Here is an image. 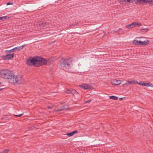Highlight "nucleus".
<instances>
[{"label": "nucleus", "mask_w": 153, "mask_h": 153, "mask_svg": "<svg viewBox=\"0 0 153 153\" xmlns=\"http://www.w3.org/2000/svg\"><path fill=\"white\" fill-rule=\"evenodd\" d=\"M141 41H137L134 40L133 42V43L134 44L137 45H140Z\"/></svg>", "instance_id": "obj_16"}, {"label": "nucleus", "mask_w": 153, "mask_h": 153, "mask_svg": "<svg viewBox=\"0 0 153 153\" xmlns=\"http://www.w3.org/2000/svg\"><path fill=\"white\" fill-rule=\"evenodd\" d=\"M47 107H48V108L49 109H52L53 108V107H50V106H48Z\"/></svg>", "instance_id": "obj_40"}, {"label": "nucleus", "mask_w": 153, "mask_h": 153, "mask_svg": "<svg viewBox=\"0 0 153 153\" xmlns=\"http://www.w3.org/2000/svg\"><path fill=\"white\" fill-rule=\"evenodd\" d=\"M10 51V50H6L5 51V52L6 53H7L8 54L11 53V52Z\"/></svg>", "instance_id": "obj_28"}, {"label": "nucleus", "mask_w": 153, "mask_h": 153, "mask_svg": "<svg viewBox=\"0 0 153 153\" xmlns=\"http://www.w3.org/2000/svg\"><path fill=\"white\" fill-rule=\"evenodd\" d=\"M150 6H152V5H153V0H148L147 1Z\"/></svg>", "instance_id": "obj_24"}, {"label": "nucleus", "mask_w": 153, "mask_h": 153, "mask_svg": "<svg viewBox=\"0 0 153 153\" xmlns=\"http://www.w3.org/2000/svg\"><path fill=\"white\" fill-rule=\"evenodd\" d=\"M136 24H135V26L137 25L138 27H140L141 25V24L140 23H137L136 22Z\"/></svg>", "instance_id": "obj_30"}, {"label": "nucleus", "mask_w": 153, "mask_h": 153, "mask_svg": "<svg viewBox=\"0 0 153 153\" xmlns=\"http://www.w3.org/2000/svg\"><path fill=\"white\" fill-rule=\"evenodd\" d=\"M71 94H78L79 93L77 92L75 89H71Z\"/></svg>", "instance_id": "obj_19"}, {"label": "nucleus", "mask_w": 153, "mask_h": 153, "mask_svg": "<svg viewBox=\"0 0 153 153\" xmlns=\"http://www.w3.org/2000/svg\"><path fill=\"white\" fill-rule=\"evenodd\" d=\"M13 77L12 78L13 79V82L11 83H13L15 84H21L22 83V77L20 76H15L13 74Z\"/></svg>", "instance_id": "obj_3"}, {"label": "nucleus", "mask_w": 153, "mask_h": 153, "mask_svg": "<svg viewBox=\"0 0 153 153\" xmlns=\"http://www.w3.org/2000/svg\"><path fill=\"white\" fill-rule=\"evenodd\" d=\"M120 29L121 30V29H120V28H119V30H120Z\"/></svg>", "instance_id": "obj_47"}, {"label": "nucleus", "mask_w": 153, "mask_h": 153, "mask_svg": "<svg viewBox=\"0 0 153 153\" xmlns=\"http://www.w3.org/2000/svg\"><path fill=\"white\" fill-rule=\"evenodd\" d=\"M2 89H3V88H0V90H1Z\"/></svg>", "instance_id": "obj_43"}, {"label": "nucleus", "mask_w": 153, "mask_h": 153, "mask_svg": "<svg viewBox=\"0 0 153 153\" xmlns=\"http://www.w3.org/2000/svg\"><path fill=\"white\" fill-rule=\"evenodd\" d=\"M0 76L3 78L12 79L13 77V73L9 70L2 69L0 70Z\"/></svg>", "instance_id": "obj_1"}, {"label": "nucleus", "mask_w": 153, "mask_h": 153, "mask_svg": "<svg viewBox=\"0 0 153 153\" xmlns=\"http://www.w3.org/2000/svg\"><path fill=\"white\" fill-rule=\"evenodd\" d=\"M135 24H136V22H133L131 23L126 25V28L128 29L132 28L135 26Z\"/></svg>", "instance_id": "obj_14"}, {"label": "nucleus", "mask_w": 153, "mask_h": 153, "mask_svg": "<svg viewBox=\"0 0 153 153\" xmlns=\"http://www.w3.org/2000/svg\"><path fill=\"white\" fill-rule=\"evenodd\" d=\"M151 87H153V85L150 83V84H149V86Z\"/></svg>", "instance_id": "obj_41"}, {"label": "nucleus", "mask_w": 153, "mask_h": 153, "mask_svg": "<svg viewBox=\"0 0 153 153\" xmlns=\"http://www.w3.org/2000/svg\"><path fill=\"white\" fill-rule=\"evenodd\" d=\"M126 2L131 3L133 2V1L132 0H126Z\"/></svg>", "instance_id": "obj_32"}, {"label": "nucleus", "mask_w": 153, "mask_h": 153, "mask_svg": "<svg viewBox=\"0 0 153 153\" xmlns=\"http://www.w3.org/2000/svg\"><path fill=\"white\" fill-rule=\"evenodd\" d=\"M119 3L121 4H126V0H120Z\"/></svg>", "instance_id": "obj_22"}, {"label": "nucleus", "mask_w": 153, "mask_h": 153, "mask_svg": "<svg viewBox=\"0 0 153 153\" xmlns=\"http://www.w3.org/2000/svg\"><path fill=\"white\" fill-rule=\"evenodd\" d=\"M129 84V83H128V81L127 82H126L123 85H128Z\"/></svg>", "instance_id": "obj_37"}, {"label": "nucleus", "mask_w": 153, "mask_h": 153, "mask_svg": "<svg viewBox=\"0 0 153 153\" xmlns=\"http://www.w3.org/2000/svg\"><path fill=\"white\" fill-rule=\"evenodd\" d=\"M41 66L45 65H47V60L45 59L44 58L41 57Z\"/></svg>", "instance_id": "obj_12"}, {"label": "nucleus", "mask_w": 153, "mask_h": 153, "mask_svg": "<svg viewBox=\"0 0 153 153\" xmlns=\"http://www.w3.org/2000/svg\"><path fill=\"white\" fill-rule=\"evenodd\" d=\"M72 132H73L74 134H75L78 133V131L77 130H76L73 131Z\"/></svg>", "instance_id": "obj_34"}, {"label": "nucleus", "mask_w": 153, "mask_h": 153, "mask_svg": "<svg viewBox=\"0 0 153 153\" xmlns=\"http://www.w3.org/2000/svg\"><path fill=\"white\" fill-rule=\"evenodd\" d=\"M110 98L111 99L116 100L118 99V97H117L114 96H110Z\"/></svg>", "instance_id": "obj_20"}, {"label": "nucleus", "mask_w": 153, "mask_h": 153, "mask_svg": "<svg viewBox=\"0 0 153 153\" xmlns=\"http://www.w3.org/2000/svg\"><path fill=\"white\" fill-rule=\"evenodd\" d=\"M145 85H146V84L144 83V82H143V83H142V84L141 85H143V86H145Z\"/></svg>", "instance_id": "obj_39"}, {"label": "nucleus", "mask_w": 153, "mask_h": 153, "mask_svg": "<svg viewBox=\"0 0 153 153\" xmlns=\"http://www.w3.org/2000/svg\"><path fill=\"white\" fill-rule=\"evenodd\" d=\"M34 62L35 67H39L41 66V57L36 56L34 57Z\"/></svg>", "instance_id": "obj_4"}, {"label": "nucleus", "mask_w": 153, "mask_h": 153, "mask_svg": "<svg viewBox=\"0 0 153 153\" xmlns=\"http://www.w3.org/2000/svg\"><path fill=\"white\" fill-rule=\"evenodd\" d=\"M79 86L81 88L84 89H89L91 88V86L90 85H87L86 84H83L82 85H80Z\"/></svg>", "instance_id": "obj_10"}, {"label": "nucleus", "mask_w": 153, "mask_h": 153, "mask_svg": "<svg viewBox=\"0 0 153 153\" xmlns=\"http://www.w3.org/2000/svg\"><path fill=\"white\" fill-rule=\"evenodd\" d=\"M91 101V100H88L87 101H86L85 102V103H89V102H90Z\"/></svg>", "instance_id": "obj_36"}, {"label": "nucleus", "mask_w": 153, "mask_h": 153, "mask_svg": "<svg viewBox=\"0 0 153 153\" xmlns=\"http://www.w3.org/2000/svg\"><path fill=\"white\" fill-rule=\"evenodd\" d=\"M149 41L148 40H146L144 41H142L140 43V45H147L149 43Z\"/></svg>", "instance_id": "obj_15"}, {"label": "nucleus", "mask_w": 153, "mask_h": 153, "mask_svg": "<svg viewBox=\"0 0 153 153\" xmlns=\"http://www.w3.org/2000/svg\"><path fill=\"white\" fill-rule=\"evenodd\" d=\"M146 84V85H145V86H148V87H149V84H150V82H149V83H145Z\"/></svg>", "instance_id": "obj_33"}, {"label": "nucleus", "mask_w": 153, "mask_h": 153, "mask_svg": "<svg viewBox=\"0 0 153 153\" xmlns=\"http://www.w3.org/2000/svg\"><path fill=\"white\" fill-rule=\"evenodd\" d=\"M152 115L153 116V115Z\"/></svg>", "instance_id": "obj_48"}, {"label": "nucleus", "mask_w": 153, "mask_h": 153, "mask_svg": "<svg viewBox=\"0 0 153 153\" xmlns=\"http://www.w3.org/2000/svg\"><path fill=\"white\" fill-rule=\"evenodd\" d=\"M79 24V22H75L74 23L71 25L69 26L70 27H71L72 26H76V25Z\"/></svg>", "instance_id": "obj_21"}, {"label": "nucleus", "mask_w": 153, "mask_h": 153, "mask_svg": "<svg viewBox=\"0 0 153 153\" xmlns=\"http://www.w3.org/2000/svg\"><path fill=\"white\" fill-rule=\"evenodd\" d=\"M9 17H7V16H4L0 17V20H2V21H4V20L6 19L7 18H8Z\"/></svg>", "instance_id": "obj_23"}, {"label": "nucleus", "mask_w": 153, "mask_h": 153, "mask_svg": "<svg viewBox=\"0 0 153 153\" xmlns=\"http://www.w3.org/2000/svg\"><path fill=\"white\" fill-rule=\"evenodd\" d=\"M66 135H68L69 137H71L73 136L74 134L73 133V132H71L67 133Z\"/></svg>", "instance_id": "obj_26"}, {"label": "nucleus", "mask_w": 153, "mask_h": 153, "mask_svg": "<svg viewBox=\"0 0 153 153\" xmlns=\"http://www.w3.org/2000/svg\"><path fill=\"white\" fill-rule=\"evenodd\" d=\"M26 63L27 65H34L35 66L34 57H30L29 59H27Z\"/></svg>", "instance_id": "obj_6"}, {"label": "nucleus", "mask_w": 153, "mask_h": 153, "mask_svg": "<svg viewBox=\"0 0 153 153\" xmlns=\"http://www.w3.org/2000/svg\"><path fill=\"white\" fill-rule=\"evenodd\" d=\"M105 34H106V33H104V35H105Z\"/></svg>", "instance_id": "obj_46"}, {"label": "nucleus", "mask_w": 153, "mask_h": 153, "mask_svg": "<svg viewBox=\"0 0 153 153\" xmlns=\"http://www.w3.org/2000/svg\"><path fill=\"white\" fill-rule=\"evenodd\" d=\"M69 107L67 105H65L62 106L60 108L56 110V111L59 112L60 111H62L67 109Z\"/></svg>", "instance_id": "obj_11"}, {"label": "nucleus", "mask_w": 153, "mask_h": 153, "mask_svg": "<svg viewBox=\"0 0 153 153\" xmlns=\"http://www.w3.org/2000/svg\"><path fill=\"white\" fill-rule=\"evenodd\" d=\"M59 63L60 66L62 67H65L66 68L70 67V62L69 60L68 59L61 58L60 60Z\"/></svg>", "instance_id": "obj_2"}, {"label": "nucleus", "mask_w": 153, "mask_h": 153, "mask_svg": "<svg viewBox=\"0 0 153 153\" xmlns=\"http://www.w3.org/2000/svg\"><path fill=\"white\" fill-rule=\"evenodd\" d=\"M47 24L48 23L45 21L38 22L36 24L38 28L44 27H45L47 26Z\"/></svg>", "instance_id": "obj_7"}, {"label": "nucleus", "mask_w": 153, "mask_h": 153, "mask_svg": "<svg viewBox=\"0 0 153 153\" xmlns=\"http://www.w3.org/2000/svg\"><path fill=\"white\" fill-rule=\"evenodd\" d=\"M14 53H9L5 56H2L1 57L3 59L5 60H9L12 59L14 57Z\"/></svg>", "instance_id": "obj_5"}, {"label": "nucleus", "mask_w": 153, "mask_h": 153, "mask_svg": "<svg viewBox=\"0 0 153 153\" xmlns=\"http://www.w3.org/2000/svg\"><path fill=\"white\" fill-rule=\"evenodd\" d=\"M105 34H106V33H104V35H105Z\"/></svg>", "instance_id": "obj_45"}, {"label": "nucleus", "mask_w": 153, "mask_h": 153, "mask_svg": "<svg viewBox=\"0 0 153 153\" xmlns=\"http://www.w3.org/2000/svg\"><path fill=\"white\" fill-rule=\"evenodd\" d=\"M121 82L119 80H117L116 79H112L111 81V83L112 85H118L121 84Z\"/></svg>", "instance_id": "obj_9"}, {"label": "nucleus", "mask_w": 153, "mask_h": 153, "mask_svg": "<svg viewBox=\"0 0 153 153\" xmlns=\"http://www.w3.org/2000/svg\"><path fill=\"white\" fill-rule=\"evenodd\" d=\"M9 151V149H5L4 150L1 152L0 153H8Z\"/></svg>", "instance_id": "obj_25"}, {"label": "nucleus", "mask_w": 153, "mask_h": 153, "mask_svg": "<svg viewBox=\"0 0 153 153\" xmlns=\"http://www.w3.org/2000/svg\"><path fill=\"white\" fill-rule=\"evenodd\" d=\"M26 45L25 44L24 45L22 46L16 47L12 49H10L11 53L15 52L18 51L23 49L24 47Z\"/></svg>", "instance_id": "obj_8"}, {"label": "nucleus", "mask_w": 153, "mask_h": 153, "mask_svg": "<svg viewBox=\"0 0 153 153\" xmlns=\"http://www.w3.org/2000/svg\"><path fill=\"white\" fill-rule=\"evenodd\" d=\"M1 84V82H0V85Z\"/></svg>", "instance_id": "obj_44"}, {"label": "nucleus", "mask_w": 153, "mask_h": 153, "mask_svg": "<svg viewBox=\"0 0 153 153\" xmlns=\"http://www.w3.org/2000/svg\"><path fill=\"white\" fill-rule=\"evenodd\" d=\"M149 30V29L148 28H143L141 29V31L143 32H146Z\"/></svg>", "instance_id": "obj_27"}, {"label": "nucleus", "mask_w": 153, "mask_h": 153, "mask_svg": "<svg viewBox=\"0 0 153 153\" xmlns=\"http://www.w3.org/2000/svg\"><path fill=\"white\" fill-rule=\"evenodd\" d=\"M13 4V2H8L7 3V5H9L10 4Z\"/></svg>", "instance_id": "obj_35"}, {"label": "nucleus", "mask_w": 153, "mask_h": 153, "mask_svg": "<svg viewBox=\"0 0 153 153\" xmlns=\"http://www.w3.org/2000/svg\"><path fill=\"white\" fill-rule=\"evenodd\" d=\"M48 61V64L47 65H50L51 64H52L53 61V58H51L49 59H48V60H47Z\"/></svg>", "instance_id": "obj_17"}, {"label": "nucleus", "mask_w": 153, "mask_h": 153, "mask_svg": "<svg viewBox=\"0 0 153 153\" xmlns=\"http://www.w3.org/2000/svg\"><path fill=\"white\" fill-rule=\"evenodd\" d=\"M71 89L67 90L66 93L68 94H71Z\"/></svg>", "instance_id": "obj_31"}, {"label": "nucleus", "mask_w": 153, "mask_h": 153, "mask_svg": "<svg viewBox=\"0 0 153 153\" xmlns=\"http://www.w3.org/2000/svg\"><path fill=\"white\" fill-rule=\"evenodd\" d=\"M128 83H129V84L134 85L136 83H137V81L136 80H133L130 81H128Z\"/></svg>", "instance_id": "obj_18"}, {"label": "nucleus", "mask_w": 153, "mask_h": 153, "mask_svg": "<svg viewBox=\"0 0 153 153\" xmlns=\"http://www.w3.org/2000/svg\"><path fill=\"white\" fill-rule=\"evenodd\" d=\"M124 98V97H120L119 98V99L120 100H123Z\"/></svg>", "instance_id": "obj_42"}, {"label": "nucleus", "mask_w": 153, "mask_h": 153, "mask_svg": "<svg viewBox=\"0 0 153 153\" xmlns=\"http://www.w3.org/2000/svg\"><path fill=\"white\" fill-rule=\"evenodd\" d=\"M142 83H143V81H140L139 82H137V84H138L139 85H141L142 84Z\"/></svg>", "instance_id": "obj_38"}, {"label": "nucleus", "mask_w": 153, "mask_h": 153, "mask_svg": "<svg viewBox=\"0 0 153 153\" xmlns=\"http://www.w3.org/2000/svg\"><path fill=\"white\" fill-rule=\"evenodd\" d=\"M148 0H136L135 1V3L137 4H140L141 3L143 2V4H146L147 2V1Z\"/></svg>", "instance_id": "obj_13"}, {"label": "nucleus", "mask_w": 153, "mask_h": 153, "mask_svg": "<svg viewBox=\"0 0 153 153\" xmlns=\"http://www.w3.org/2000/svg\"><path fill=\"white\" fill-rule=\"evenodd\" d=\"M23 114H24V113H22V114H19V115H15V114H14V115L15 116L20 117H21V116H22V115H23Z\"/></svg>", "instance_id": "obj_29"}]
</instances>
